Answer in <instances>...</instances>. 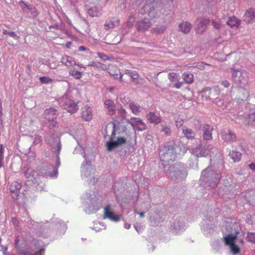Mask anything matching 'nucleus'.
<instances>
[{
	"label": "nucleus",
	"instance_id": "nucleus-1",
	"mask_svg": "<svg viewBox=\"0 0 255 255\" xmlns=\"http://www.w3.org/2000/svg\"><path fill=\"white\" fill-rule=\"evenodd\" d=\"M46 142L55 149L56 155L52 159V164L45 166L41 171V175L44 177L55 178L58 175V168L60 165L59 154L61 149V144L59 137L54 135L48 134L45 137Z\"/></svg>",
	"mask_w": 255,
	"mask_h": 255
},
{
	"label": "nucleus",
	"instance_id": "nucleus-2",
	"mask_svg": "<svg viewBox=\"0 0 255 255\" xmlns=\"http://www.w3.org/2000/svg\"><path fill=\"white\" fill-rule=\"evenodd\" d=\"M186 150V146L184 144L177 142L173 145H168L162 147L159 150V155L162 162H169L183 155Z\"/></svg>",
	"mask_w": 255,
	"mask_h": 255
},
{
	"label": "nucleus",
	"instance_id": "nucleus-3",
	"mask_svg": "<svg viewBox=\"0 0 255 255\" xmlns=\"http://www.w3.org/2000/svg\"><path fill=\"white\" fill-rule=\"evenodd\" d=\"M222 230L224 233H227V236L224 237V240L226 245L230 248V252L233 255H240L241 250L237 243L238 241V232L235 231L233 234V226L230 219L226 220L222 226Z\"/></svg>",
	"mask_w": 255,
	"mask_h": 255
},
{
	"label": "nucleus",
	"instance_id": "nucleus-4",
	"mask_svg": "<svg viewBox=\"0 0 255 255\" xmlns=\"http://www.w3.org/2000/svg\"><path fill=\"white\" fill-rule=\"evenodd\" d=\"M15 246L19 251L20 255H43L45 245L41 240H37L29 237L26 244V248L20 247L18 246L17 238L15 241Z\"/></svg>",
	"mask_w": 255,
	"mask_h": 255
},
{
	"label": "nucleus",
	"instance_id": "nucleus-5",
	"mask_svg": "<svg viewBox=\"0 0 255 255\" xmlns=\"http://www.w3.org/2000/svg\"><path fill=\"white\" fill-rule=\"evenodd\" d=\"M82 198L83 203L86 207L85 211L87 214L95 213L102 207V197L94 192H92V194L86 192Z\"/></svg>",
	"mask_w": 255,
	"mask_h": 255
},
{
	"label": "nucleus",
	"instance_id": "nucleus-6",
	"mask_svg": "<svg viewBox=\"0 0 255 255\" xmlns=\"http://www.w3.org/2000/svg\"><path fill=\"white\" fill-rule=\"evenodd\" d=\"M81 154L85 159V162H84L81 166L82 178L88 186L95 185L98 181V178L96 175L95 169L90 162L87 161L88 157H87L85 152H82Z\"/></svg>",
	"mask_w": 255,
	"mask_h": 255
},
{
	"label": "nucleus",
	"instance_id": "nucleus-7",
	"mask_svg": "<svg viewBox=\"0 0 255 255\" xmlns=\"http://www.w3.org/2000/svg\"><path fill=\"white\" fill-rule=\"evenodd\" d=\"M166 175L174 180H182L186 177L187 171L184 165L180 163H176L171 166L162 163Z\"/></svg>",
	"mask_w": 255,
	"mask_h": 255
},
{
	"label": "nucleus",
	"instance_id": "nucleus-8",
	"mask_svg": "<svg viewBox=\"0 0 255 255\" xmlns=\"http://www.w3.org/2000/svg\"><path fill=\"white\" fill-rule=\"evenodd\" d=\"M223 176L216 173L209 166L202 171L200 179V184L205 188H214Z\"/></svg>",
	"mask_w": 255,
	"mask_h": 255
},
{
	"label": "nucleus",
	"instance_id": "nucleus-9",
	"mask_svg": "<svg viewBox=\"0 0 255 255\" xmlns=\"http://www.w3.org/2000/svg\"><path fill=\"white\" fill-rule=\"evenodd\" d=\"M57 111L54 108L47 109L43 114L42 118L44 119L43 123L49 128H52L57 125L55 120L57 117Z\"/></svg>",
	"mask_w": 255,
	"mask_h": 255
},
{
	"label": "nucleus",
	"instance_id": "nucleus-10",
	"mask_svg": "<svg viewBox=\"0 0 255 255\" xmlns=\"http://www.w3.org/2000/svg\"><path fill=\"white\" fill-rule=\"evenodd\" d=\"M113 131L110 140L106 142L107 150L109 151H112L118 146L121 145L126 142V139L124 137H116V125L113 123Z\"/></svg>",
	"mask_w": 255,
	"mask_h": 255
},
{
	"label": "nucleus",
	"instance_id": "nucleus-11",
	"mask_svg": "<svg viewBox=\"0 0 255 255\" xmlns=\"http://www.w3.org/2000/svg\"><path fill=\"white\" fill-rule=\"evenodd\" d=\"M59 105L68 112L73 113L77 111L78 106L67 94L63 95L58 100Z\"/></svg>",
	"mask_w": 255,
	"mask_h": 255
},
{
	"label": "nucleus",
	"instance_id": "nucleus-12",
	"mask_svg": "<svg viewBox=\"0 0 255 255\" xmlns=\"http://www.w3.org/2000/svg\"><path fill=\"white\" fill-rule=\"evenodd\" d=\"M232 77L233 81L237 85L242 87L248 83V73L243 70H234L232 73Z\"/></svg>",
	"mask_w": 255,
	"mask_h": 255
},
{
	"label": "nucleus",
	"instance_id": "nucleus-13",
	"mask_svg": "<svg viewBox=\"0 0 255 255\" xmlns=\"http://www.w3.org/2000/svg\"><path fill=\"white\" fill-rule=\"evenodd\" d=\"M213 148V146L211 144H200L191 149L190 152L197 157H206L209 154Z\"/></svg>",
	"mask_w": 255,
	"mask_h": 255
},
{
	"label": "nucleus",
	"instance_id": "nucleus-14",
	"mask_svg": "<svg viewBox=\"0 0 255 255\" xmlns=\"http://www.w3.org/2000/svg\"><path fill=\"white\" fill-rule=\"evenodd\" d=\"M209 22V20L207 18H198L195 21L197 24L196 29V32L198 34H202L206 30L207 26Z\"/></svg>",
	"mask_w": 255,
	"mask_h": 255
},
{
	"label": "nucleus",
	"instance_id": "nucleus-15",
	"mask_svg": "<svg viewBox=\"0 0 255 255\" xmlns=\"http://www.w3.org/2000/svg\"><path fill=\"white\" fill-rule=\"evenodd\" d=\"M104 218H107L111 221L118 222L120 220V216L114 215L112 211L111 205L108 204L104 208Z\"/></svg>",
	"mask_w": 255,
	"mask_h": 255
},
{
	"label": "nucleus",
	"instance_id": "nucleus-16",
	"mask_svg": "<svg viewBox=\"0 0 255 255\" xmlns=\"http://www.w3.org/2000/svg\"><path fill=\"white\" fill-rule=\"evenodd\" d=\"M129 123L135 130L142 131L146 128L145 124L139 118H131Z\"/></svg>",
	"mask_w": 255,
	"mask_h": 255
},
{
	"label": "nucleus",
	"instance_id": "nucleus-17",
	"mask_svg": "<svg viewBox=\"0 0 255 255\" xmlns=\"http://www.w3.org/2000/svg\"><path fill=\"white\" fill-rule=\"evenodd\" d=\"M222 139L226 142H231L236 140L235 134L230 129H223L221 132Z\"/></svg>",
	"mask_w": 255,
	"mask_h": 255
},
{
	"label": "nucleus",
	"instance_id": "nucleus-18",
	"mask_svg": "<svg viewBox=\"0 0 255 255\" xmlns=\"http://www.w3.org/2000/svg\"><path fill=\"white\" fill-rule=\"evenodd\" d=\"M151 25V24L148 18H144L138 21L136 24L137 29L141 32L147 30Z\"/></svg>",
	"mask_w": 255,
	"mask_h": 255
},
{
	"label": "nucleus",
	"instance_id": "nucleus-19",
	"mask_svg": "<svg viewBox=\"0 0 255 255\" xmlns=\"http://www.w3.org/2000/svg\"><path fill=\"white\" fill-rule=\"evenodd\" d=\"M203 137L205 140H209L212 139L213 128L209 125H205L202 127Z\"/></svg>",
	"mask_w": 255,
	"mask_h": 255
},
{
	"label": "nucleus",
	"instance_id": "nucleus-20",
	"mask_svg": "<svg viewBox=\"0 0 255 255\" xmlns=\"http://www.w3.org/2000/svg\"><path fill=\"white\" fill-rule=\"evenodd\" d=\"M105 108H106L108 115L113 116L116 112V106L114 102L111 100H106L104 103Z\"/></svg>",
	"mask_w": 255,
	"mask_h": 255
},
{
	"label": "nucleus",
	"instance_id": "nucleus-21",
	"mask_svg": "<svg viewBox=\"0 0 255 255\" xmlns=\"http://www.w3.org/2000/svg\"><path fill=\"white\" fill-rule=\"evenodd\" d=\"M255 19V10L253 8L248 10L244 15V21L247 23L253 22Z\"/></svg>",
	"mask_w": 255,
	"mask_h": 255
},
{
	"label": "nucleus",
	"instance_id": "nucleus-22",
	"mask_svg": "<svg viewBox=\"0 0 255 255\" xmlns=\"http://www.w3.org/2000/svg\"><path fill=\"white\" fill-rule=\"evenodd\" d=\"M185 226V223L181 218L176 219L174 220V222L171 225V228L173 230H175L177 234L178 232L182 230Z\"/></svg>",
	"mask_w": 255,
	"mask_h": 255
},
{
	"label": "nucleus",
	"instance_id": "nucleus-23",
	"mask_svg": "<svg viewBox=\"0 0 255 255\" xmlns=\"http://www.w3.org/2000/svg\"><path fill=\"white\" fill-rule=\"evenodd\" d=\"M82 117L86 121H89L92 119V111L90 107L86 106L82 109Z\"/></svg>",
	"mask_w": 255,
	"mask_h": 255
},
{
	"label": "nucleus",
	"instance_id": "nucleus-24",
	"mask_svg": "<svg viewBox=\"0 0 255 255\" xmlns=\"http://www.w3.org/2000/svg\"><path fill=\"white\" fill-rule=\"evenodd\" d=\"M147 119L150 123L157 125L161 122V119L158 114L150 112L147 115Z\"/></svg>",
	"mask_w": 255,
	"mask_h": 255
},
{
	"label": "nucleus",
	"instance_id": "nucleus-25",
	"mask_svg": "<svg viewBox=\"0 0 255 255\" xmlns=\"http://www.w3.org/2000/svg\"><path fill=\"white\" fill-rule=\"evenodd\" d=\"M61 62L68 67H73L76 64V62L74 58L67 55L62 56L61 59Z\"/></svg>",
	"mask_w": 255,
	"mask_h": 255
},
{
	"label": "nucleus",
	"instance_id": "nucleus-26",
	"mask_svg": "<svg viewBox=\"0 0 255 255\" xmlns=\"http://www.w3.org/2000/svg\"><path fill=\"white\" fill-rule=\"evenodd\" d=\"M201 226L202 230L205 235H208L213 233L215 227L214 224L205 222L202 223Z\"/></svg>",
	"mask_w": 255,
	"mask_h": 255
},
{
	"label": "nucleus",
	"instance_id": "nucleus-27",
	"mask_svg": "<svg viewBox=\"0 0 255 255\" xmlns=\"http://www.w3.org/2000/svg\"><path fill=\"white\" fill-rule=\"evenodd\" d=\"M88 12L91 17H98L102 14V9L99 7L94 6L90 8Z\"/></svg>",
	"mask_w": 255,
	"mask_h": 255
},
{
	"label": "nucleus",
	"instance_id": "nucleus-28",
	"mask_svg": "<svg viewBox=\"0 0 255 255\" xmlns=\"http://www.w3.org/2000/svg\"><path fill=\"white\" fill-rule=\"evenodd\" d=\"M191 24L188 22H183L179 24V30L183 33H188L191 30Z\"/></svg>",
	"mask_w": 255,
	"mask_h": 255
},
{
	"label": "nucleus",
	"instance_id": "nucleus-29",
	"mask_svg": "<svg viewBox=\"0 0 255 255\" xmlns=\"http://www.w3.org/2000/svg\"><path fill=\"white\" fill-rule=\"evenodd\" d=\"M21 187V184L17 181L13 182L9 187L10 192L18 194L19 190Z\"/></svg>",
	"mask_w": 255,
	"mask_h": 255
},
{
	"label": "nucleus",
	"instance_id": "nucleus-30",
	"mask_svg": "<svg viewBox=\"0 0 255 255\" xmlns=\"http://www.w3.org/2000/svg\"><path fill=\"white\" fill-rule=\"evenodd\" d=\"M227 24L231 27H238L240 23V20L235 17H231L226 21Z\"/></svg>",
	"mask_w": 255,
	"mask_h": 255
},
{
	"label": "nucleus",
	"instance_id": "nucleus-31",
	"mask_svg": "<svg viewBox=\"0 0 255 255\" xmlns=\"http://www.w3.org/2000/svg\"><path fill=\"white\" fill-rule=\"evenodd\" d=\"M52 227H54L57 230H60L62 232H64L67 229V226L65 223L59 221L56 223H54L51 224Z\"/></svg>",
	"mask_w": 255,
	"mask_h": 255
},
{
	"label": "nucleus",
	"instance_id": "nucleus-32",
	"mask_svg": "<svg viewBox=\"0 0 255 255\" xmlns=\"http://www.w3.org/2000/svg\"><path fill=\"white\" fill-rule=\"evenodd\" d=\"M229 155L234 162L239 161L241 160L242 157V154L236 150H233L231 152H230Z\"/></svg>",
	"mask_w": 255,
	"mask_h": 255
},
{
	"label": "nucleus",
	"instance_id": "nucleus-33",
	"mask_svg": "<svg viewBox=\"0 0 255 255\" xmlns=\"http://www.w3.org/2000/svg\"><path fill=\"white\" fill-rule=\"evenodd\" d=\"M182 133L188 139H192L195 136V133L191 129L187 128H182Z\"/></svg>",
	"mask_w": 255,
	"mask_h": 255
},
{
	"label": "nucleus",
	"instance_id": "nucleus-34",
	"mask_svg": "<svg viewBox=\"0 0 255 255\" xmlns=\"http://www.w3.org/2000/svg\"><path fill=\"white\" fill-rule=\"evenodd\" d=\"M89 66H92L100 69L103 70H106L107 69V66L106 65L101 63L99 62L92 61L90 62L89 64Z\"/></svg>",
	"mask_w": 255,
	"mask_h": 255
},
{
	"label": "nucleus",
	"instance_id": "nucleus-35",
	"mask_svg": "<svg viewBox=\"0 0 255 255\" xmlns=\"http://www.w3.org/2000/svg\"><path fill=\"white\" fill-rule=\"evenodd\" d=\"M160 127V131L163 133L164 135L166 136H170L171 135V130L169 126L166 124H161Z\"/></svg>",
	"mask_w": 255,
	"mask_h": 255
},
{
	"label": "nucleus",
	"instance_id": "nucleus-36",
	"mask_svg": "<svg viewBox=\"0 0 255 255\" xmlns=\"http://www.w3.org/2000/svg\"><path fill=\"white\" fill-rule=\"evenodd\" d=\"M35 172L31 168H28L26 171H24V176L29 180H36V178L34 177V173Z\"/></svg>",
	"mask_w": 255,
	"mask_h": 255
},
{
	"label": "nucleus",
	"instance_id": "nucleus-37",
	"mask_svg": "<svg viewBox=\"0 0 255 255\" xmlns=\"http://www.w3.org/2000/svg\"><path fill=\"white\" fill-rule=\"evenodd\" d=\"M182 77L183 80L186 83L191 84L193 82V75L191 73L189 72L184 73Z\"/></svg>",
	"mask_w": 255,
	"mask_h": 255
},
{
	"label": "nucleus",
	"instance_id": "nucleus-38",
	"mask_svg": "<svg viewBox=\"0 0 255 255\" xmlns=\"http://www.w3.org/2000/svg\"><path fill=\"white\" fill-rule=\"evenodd\" d=\"M129 107L132 113L134 115H138L141 112V107L134 103H130L129 104Z\"/></svg>",
	"mask_w": 255,
	"mask_h": 255
},
{
	"label": "nucleus",
	"instance_id": "nucleus-39",
	"mask_svg": "<svg viewBox=\"0 0 255 255\" xmlns=\"http://www.w3.org/2000/svg\"><path fill=\"white\" fill-rule=\"evenodd\" d=\"M69 74L70 75L77 79H80L82 77V73L81 72L75 70V69H71L69 71Z\"/></svg>",
	"mask_w": 255,
	"mask_h": 255
},
{
	"label": "nucleus",
	"instance_id": "nucleus-40",
	"mask_svg": "<svg viewBox=\"0 0 255 255\" xmlns=\"http://www.w3.org/2000/svg\"><path fill=\"white\" fill-rule=\"evenodd\" d=\"M92 228L96 232H99L102 230L105 229L106 228V226L101 222H96L94 223V225Z\"/></svg>",
	"mask_w": 255,
	"mask_h": 255
},
{
	"label": "nucleus",
	"instance_id": "nucleus-41",
	"mask_svg": "<svg viewBox=\"0 0 255 255\" xmlns=\"http://www.w3.org/2000/svg\"><path fill=\"white\" fill-rule=\"evenodd\" d=\"M168 79L171 82H178L180 80V76L178 73L171 72L169 73Z\"/></svg>",
	"mask_w": 255,
	"mask_h": 255
},
{
	"label": "nucleus",
	"instance_id": "nucleus-42",
	"mask_svg": "<svg viewBox=\"0 0 255 255\" xmlns=\"http://www.w3.org/2000/svg\"><path fill=\"white\" fill-rule=\"evenodd\" d=\"M208 65V64L205 63L203 62H199L192 63L191 66L192 67H196L198 69L201 70L205 69V66Z\"/></svg>",
	"mask_w": 255,
	"mask_h": 255
},
{
	"label": "nucleus",
	"instance_id": "nucleus-43",
	"mask_svg": "<svg viewBox=\"0 0 255 255\" xmlns=\"http://www.w3.org/2000/svg\"><path fill=\"white\" fill-rule=\"evenodd\" d=\"M125 74L129 76L133 79H137L138 77V74L135 71L127 70L125 71Z\"/></svg>",
	"mask_w": 255,
	"mask_h": 255
},
{
	"label": "nucleus",
	"instance_id": "nucleus-44",
	"mask_svg": "<svg viewBox=\"0 0 255 255\" xmlns=\"http://www.w3.org/2000/svg\"><path fill=\"white\" fill-rule=\"evenodd\" d=\"M246 240L249 242L255 244V232L248 233L246 237Z\"/></svg>",
	"mask_w": 255,
	"mask_h": 255
},
{
	"label": "nucleus",
	"instance_id": "nucleus-45",
	"mask_svg": "<svg viewBox=\"0 0 255 255\" xmlns=\"http://www.w3.org/2000/svg\"><path fill=\"white\" fill-rule=\"evenodd\" d=\"M28 10L29 11L31 16L33 17L37 16L39 14L38 10L34 6H30L29 9Z\"/></svg>",
	"mask_w": 255,
	"mask_h": 255
},
{
	"label": "nucleus",
	"instance_id": "nucleus-46",
	"mask_svg": "<svg viewBox=\"0 0 255 255\" xmlns=\"http://www.w3.org/2000/svg\"><path fill=\"white\" fill-rule=\"evenodd\" d=\"M2 33L4 35L7 34L9 36H10L15 39H18L19 38V36H18L16 35V33L14 31H7L6 30L3 29Z\"/></svg>",
	"mask_w": 255,
	"mask_h": 255
},
{
	"label": "nucleus",
	"instance_id": "nucleus-47",
	"mask_svg": "<svg viewBox=\"0 0 255 255\" xmlns=\"http://www.w3.org/2000/svg\"><path fill=\"white\" fill-rule=\"evenodd\" d=\"M39 80L40 82L42 84L51 83L53 81L52 79H51V78L45 76L40 77L39 78Z\"/></svg>",
	"mask_w": 255,
	"mask_h": 255
},
{
	"label": "nucleus",
	"instance_id": "nucleus-48",
	"mask_svg": "<svg viewBox=\"0 0 255 255\" xmlns=\"http://www.w3.org/2000/svg\"><path fill=\"white\" fill-rule=\"evenodd\" d=\"M116 73H114V72H112V70L110 69L109 71V74L111 75H112L115 78H117L118 76V73H120L119 79L122 80L123 75L120 72V70L119 69L116 68Z\"/></svg>",
	"mask_w": 255,
	"mask_h": 255
},
{
	"label": "nucleus",
	"instance_id": "nucleus-49",
	"mask_svg": "<svg viewBox=\"0 0 255 255\" xmlns=\"http://www.w3.org/2000/svg\"><path fill=\"white\" fill-rule=\"evenodd\" d=\"M115 26L114 21L112 20H109L106 21L104 24V27L106 30H109L111 28H114Z\"/></svg>",
	"mask_w": 255,
	"mask_h": 255
},
{
	"label": "nucleus",
	"instance_id": "nucleus-50",
	"mask_svg": "<svg viewBox=\"0 0 255 255\" xmlns=\"http://www.w3.org/2000/svg\"><path fill=\"white\" fill-rule=\"evenodd\" d=\"M166 29L165 26H157L153 28V30L157 33H162Z\"/></svg>",
	"mask_w": 255,
	"mask_h": 255
},
{
	"label": "nucleus",
	"instance_id": "nucleus-51",
	"mask_svg": "<svg viewBox=\"0 0 255 255\" xmlns=\"http://www.w3.org/2000/svg\"><path fill=\"white\" fill-rule=\"evenodd\" d=\"M42 141L41 137L39 135H35L33 137V141L32 144L33 145H37L41 143Z\"/></svg>",
	"mask_w": 255,
	"mask_h": 255
},
{
	"label": "nucleus",
	"instance_id": "nucleus-52",
	"mask_svg": "<svg viewBox=\"0 0 255 255\" xmlns=\"http://www.w3.org/2000/svg\"><path fill=\"white\" fill-rule=\"evenodd\" d=\"M248 118L249 124L255 122V111L249 115Z\"/></svg>",
	"mask_w": 255,
	"mask_h": 255
},
{
	"label": "nucleus",
	"instance_id": "nucleus-53",
	"mask_svg": "<svg viewBox=\"0 0 255 255\" xmlns=\"http://www.w3.org/2000/svg\"><path fill=\"white\" fill-rule=\"evenodd\" d=\"M19 5L23 11H25L26 10H28L29 7H30V5H27L23 1H20L19 2Z\"/></svg>",
	"mask_w": 255,
	"mask_h": 255
},
{
	"label": "nucleus",
	"instance_id": "nucleus-54",
	"mask_svg": "<svg viewBox=\"0 0 255 255\" xmlns=\"http://www.w3.org/2000/svg\"><path fill=\"white\" fill-rule=\"evenodd\" d=\"M97 55L100 59L104 61H106L110 59L108 56H107L104 53L98 52Z\"/></svg>",
	"mask_w": 255,
	"mask_h": 255
},
{
	"label": "nucleus",
	"instance_id": "nucleus-55",
	"mask_svg": "<svg viewBox=\"0 0 255 255\" xmlns=\"http://www.w3.org/2000/svg\"><path fill=\"white\" fill-rule=\"evenodd\" d=\"M134 228L135 230L138 232V233H141L142 231V226L139 224H135L134 225Z\"/></svg>",
	"mask_w": 255,
	"mask_h": 255
},
{
	"label": "nucleus",
	"instance_id": "nucleus-56",
	"mask_svg": "<svg viewBox=\"0 0 255 255\" xmlns=\"http://www.w3.org/2000/svg\"><path fill=\"white\" fill-rule=\"evenodd\" d=\"M212 24L214 27L216 29H219L221 26V23L219 22L213 20L212 21Z\"/></svg>",
	"mask_w": 255,
	"mask_h": 255
},
{
	"label": "nucleus",
	"instance_id": "nucleus-57",
	"mask_svg": "<svg viewBox=\"0 0 255 255\" xmlns=\"http://www.w3.org/2000/svg\"><path fill=\"white\" fill-rule=\"evenodd\" d=\"M44 184L43 183H41L39 184H38L36 187V190H37L38 191H40L44 190Z\"/></svg>",
	"mask_w": 255,
	"mask_h": 255
},
{
	"label": "nucleus",
	"instance_id": "nucleus-58",
	"mask_svg": "<svg viewBox=\"0 0 255 255\" xmlns=\"http://www.w3.org/2000/svg\"><path fill=\"white\" fill-rule=\"evenodd\" d=\"M4 149L2 144L0 145V159H3Z\"/></svg>",
	"mask_w": 255,
	"mask_h": 255
},
{
	"label": "nucleus",
	"instance_id": "nucleus-59",
	"mask_svg": "<svg viewBox=\"0 0 255 255\" xmlns=\"http://www.w3.org/2000/svg\"><path fill=\"white\" fill-rule=\"evenodd\" d=\"M183 123H184V122L182 120L176 121V126L177 128H181L182 126Z\"/></svg>",
	"mask_w": 255,
	"mask_h": 255
},
{
	"label": "nucleus",
	"instance_id": "nucleus-60",
	"mask_svg": "<svg viewBox=\"0 0 255 255\" xmlns=\"http://www.w3.org/2000/svg\"><path fill=\"white\" fill-rule=\"evenodd\" d=\"M221 84L225 88H228L230 85V83L227 80H224V81H222Z\"/></svg>",
	"mask_w": 255,
	"mask_h": 255
},
{
	"label": "nucleus",
	"instance_id": "nucleus-61",
	"mask_svg": "<svg viewBox=\"0 0 255 255\" xmlns=\"http://www.w3.org/2000/svg\"><path fill=\"white\" fill-rule=\"evenodd\" d=\"M248 166L251 170L255 172V163H251Z\"/></svg>",
	"mask_w": 255,
	"mask_h": 255
},
{
	"label": "nucleus",
	"instance_id": "nucleus-62",
	"mask_svg": "<svg viewBox=\"0 0 255 255\" xmlns=\"http://www.w3.org/2000/svg\"><path fill=\"white\" fill-rule=\"evenodd\" d=\"M182 82H178L177 83H175L173 87H175L176 89H179L182 85Z\"/></svg>",
	"mask_w": 255,
	"mask_h": 255
},
{
	"label": "nucleus",
	"instance_id": "nucleus-63",
	"mask_svg": "<svg viewBox=\"0 0 255 255\" xmlns=\"http://www.w3.org/2000/svg\"><path fill=\"white\" fill-rule=\"evenodd\" d=\"M11 222L12 224L15 226H16L18 224V221L16 218H12L11 220Z\"/></svg>",
	"mask_w": 255,
	"mask_h": 255
},
{
	"label": "nucleus",
	"instance_id": "nucleus-64",
	"mask_svg": "<svg viewBox=\"0 0 255 255\" xmlns=\"http://www.w3.org/2000/svg\"><path fill=\"white\" fill-rule=\"evenodd\" d=\"M86 50V48L83 46H81L79 47V50L80 51H84Z\"/></svg>",
	"mask_w": 255,
	"mask_h": 255
}]
</instances>
